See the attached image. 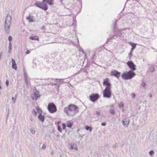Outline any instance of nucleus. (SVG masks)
<instances>
[{
	"mask_svg": "<svg viewBox=\"0 0 157 157\" xmlns=\"http://www.w3.org/2000/svg\"><path fill=\"white\" fill-rule=\"evenodd\" d=\"M119 107L123 108L124 107V103L123 102H121L119 105Z\"/></svg>",
	"mask_w": 157,
	"mask_h": 157,
	"instance_id": "bb28decb",
	"label": "nucleus"
},
{
	"mask_svg": "<svg viewBox=\"0 0 157 157\" xmlns=\"http://www.w3.org/2000/svg\"><path fill=\"white\" fill-rule=\"evenodd\" d=\"M30 120H31V121H33V119L32 117H30Z\"/></svg>",
	"mask_w": 157,
	"mask_h": 157,
	"instance_id": "8fccbe9b",
	"label": "nucleus"
},
{
	"mask_svg": "<svg viewBox=\"0 0 157 157\" xmlns=\"http://www.w3.org/2000/svg\"><path fill=\"white\" fill-rule=\"evenodd\" d=\"M149 97H150V98H152V94H150V95H149Z\"/></svg>",
	"mask_w": 157,
	"mask_h": 157,
	"instance_id": "603ef678",
	"label": "nucleus"
},
{
	"mask_svg": "<svg viewBox=\"0 0 157 157\" xmlns=\"http://www.w3.org/2000/svg\"><path fill=\"white\" fill-rule=\"evenodd\" d=\"M12 44L11 42H10L9 44V50H8V53H10L11 52V50H12Z\"/></svg>",
	"mask_w": 157,
	"mask_h": 157,
	"instance_id": "aec40b11",
	"label": "nucleus"
},
{
	"mask_svg": "<svg viewBox=\"0 0 157 157\" xmlns=\"http://www.w3.org/2000/svg\"><path fill=\"white\" fill-rule=\"evenodd\" d=\"M53 1V0H43L41 2L38 1L35 2V5L37 7L46 10L48 9L46 3L52 6L54 5Z\"/></svg>",
	"mask_w": 157,
	"mask_h": 157,
	"instance_id": "f03ea898",
	"label": "nucleus"
},
{
	"mask_svg": "<svg viewBox=\"0 0 157 157\" xmlns=\"http://www.w3.org/2000/svg\"><path fill=\"white\" fill-rule=\"evenodd\" d=\"M64 110L66 114L73 117L78 112L79 109L76 105L71 104L65 107Z\"/></svg>",
	"mask_w": 157,
	"mask_h": 157,
	"instance_id": "f257e3e1",
	"label": "nucleus"
},
{
	"mask_svg": "<svg viewBox=\"0 0 157 157\" xmlns=\"http://www.w3.org/2000/svg\"><path fill=\"white\" fill-rule=\"evenodd\" d=\"M85 128L87 130H89L90 132L92 130V128L89 126H85Z\"/></svg>",
	"mask_w": 157,
	"mask_h": 157,
	"instance_id": "4be33fe9",
	"label": "nucleus"
},
{
	"mask_svg": "<svg viewBox=\"0 0 157 157\" xmlns=\"http://www.w3.org/2000/svg\"><path fill=\"white\" fill-rule=\"evenodd\" d=\"M56 81H57V82H63V79H57L56 78L55 79Z\"/></svg>",
	"mask_w": 157,
	"mask_h": 157,
	"instance_id": "a878e982",
	"label": "nucleus"
},
{
	"mask_svg": "<svg viewBox=\"0 0 157 157\" xmlns=\"http://www.w3.org/2000/svg\"><path fill=\"white\" fill-rule=\"evenodd\" d=\"M11 16L10 14H8L6 18L5 23L11 24Z\"/></svg>",
	"mask_w": 157,
	"mask_h": 157,
	"instance_id": "f8f14e48",
	"label": "nucleus"
},
{
	"mask_svg": "<svg viewBox=\"0 0 157 157\" xmlns=\"http://www.w3.org/2000/svg\"><path fill=\"white\" fill-rule=\"evenodd\" d=\"M32 113L34 114V115L36 116L37 113L34 109H33L32 111Z\"/></svg>",
	"mask_w": 157,
	"mask_h": 157,
	"instance_id": "2f4dec72",
	"label": "nucleus"
},
{
	"mask_svg": "<svg viewBox=\"0 0 157 157\" xmlns=\"http://www.w3.org/2000/svg\"><path fill=\"white\" fill-rule=\"evenodd\" d=\"M53 154V153L52 152L51 153V154Z\"/></svg>",
	"mask_w": 157,
	"mask_h": 157,
	"instance_id": "bf43d9fd",
	"label": "nucleus"
},
{
	"mask_svg": "<svg viewBox=\"0 0 157 157\" xmlns=\"http://www.w3.org/2000/svg\"><path fill=\"white\" fill-rule=\"evenodd\" d=\"M114 37V36L112 35H110L109 37L107 39V40H110L112 38H113Z\"/></svg>",
	"mask_w": 157,
	"mask_h": 157,
	"instance_id": "c756f323",
	"label": "nucleus"
},
{
	"mask_svg": "<svg viewBox=\"0 0 157 157\" xmlns=\"http://www.w3.org/2000/svg\"><path fill=\"white\" fill-rule=\"evenodd\" d=\"M99 96L98 94H92L90 96V100L93 102H94L99 98Z\"/></svg>",
	"mask_w": 157,
	"mask_h": 157,
	"instance_id": "423d86ee",
	"label": "nucleus"
},
{
	"mask_svg": "<svg viewBox=\"0 0 157 157\" xmlns=\"http://www.w3.org/2000/svg\"><path fill=\"white\" fill-rule=\"evenodd\" d=\"M34 17L29 13V16L26 17V19L29 22H32L33 21Z\"/></svg>",
	"mask_w": 157,
	"mask_h": 157,
	"instance_id": "4468645a",
	"label": "nucleus"
},
{
	"mask_svg": "<svg viewBox=\"0 0 157 157\" xmlns=\"http://www.w3.org/2000/svg\"><path fill=\"white\" fill-rule=\"evenodd\" d=\"M17 95L16 94L15 98L13 97L12 98V100L13 101V104H15L16 102V99L17 98Z\"/></svg>",
	"mask_w": 157,
	"mask_h": 157,
	"instance_id": "b1692460",
	"label": "nucleus"
},
{
	"mask_svg": "<svg viewBox=\"0 0 157 157\" xmlns=\"http://www.w3.org/2000/svg\"><path fill=\"white\" fill-rule=\"evenodd\" d=\"M42 29H45V27L44 26L43 27Z\"/></svg>",
	"mask_w": 157,
	"mask_h": 157,
	"instance_id": "3c124183",
	"label": "nucleus"
},
{
	"mask_svg": "<svg viewBox=\"0 0 157 157\" xmlns=\"http://www.w3.org/2000/svg\"><path fill=\"white\" fill-rule=\"evenodd\" d=\"M51 80H54V79H53V78H51Z\"/></svg>",
	"mask_w": 157,
	"mask_h": 157,
	"instance_id": "4d7b16f0",
	"label": "nucleus"
},
{
	"mask_svg": "<svg viewBox=\"0 0 157 157\" xmlns=\"http://www.w3.org/2000/svg\"><path fill=\"white\" fill-rule=\"evenodd\" d=\"M30 51L29 50H27L26 52H25V53L26 54H29L30 53Z\"/></svg>",
	"mask_w": 157,
	"mask_h": 157,
	"instance_id": "a18cd8bd",
	"label": "nucleus"
},
{
	"mask_svg": "<svg viewBox=\"0 0 157 157\" xmlns=\"http://www.w3.org/2000/svg\"><path fill=\"white\" fill-rule=\"evenodd\" d=\"M155 70V69L153 66H151V67L150 69H149V71L150 72H153Z\"/></svg>",
	"mask_w": 157,
	"mask_h": 157,
	"instance_id": "cd10ccee",
	"label": "nucleus"
},
{
	"mask_svg": "<svg viewBox=\"0 0 157 157\" xmlns=\"http://www.w3.org/2000/svg\"><path fill=\"white\" fill-rule=\"evenodd\" d=\"M66 124L67 127L68 128H71L73 125V123L70 121H67Z\"/></svg>",
	"mask_w": 157,
	"mask_h": 157,
	"instance_id": "6ab92c4d",
	"label": "nucleus"
},
{
	"mask_svg": "<svg viewBox=\"0 0 157 157\" xmlns=\"http://www.w3.org/2000/svg\"><path fill=\"white\" fill-rule=\"evenodd\" d=\"M25 82L26 84L27 85H28V80H27V78L26 77L25 78Z\"/></svg>",
	"mask_w": 157,
	"mask_h": 157,
	"instance_id": "ea45409f",
	"label": "nucleus"
},
{
	"mask_svg": "<svg viewBox=\"0 0 157 157\" xmlns=\"http://www.w3.org/2000/svg\"><path fill=\"white\" fill-rule=\"evenodd\" d=\"M113 148H114V147H115V146H113Z\"/></svg>",
	"mask_w": 157,
	"mask_h": 157,
	"instance_id": "13d9d810",
	"label": "nucleus"
},
{
	"mask_svg": "<svg viewBox=\"0 0 157 157\" xmlns=\"http://www.w3.org/2000/svg\"><path fill=\"white\" fill-rule=\"evenodd\" d=\"M58 130L60 132H61L62 131V128L60 126L58 125Z\"/></svg>",
	"mask_w": 157,
	"mask_h": 157,
	"instance_id": "473e14b6",
	"label": "nucleus"
},
{
	"mask_svg": "<svg viewBox=\"0 0 157 157\" xmlns=\"http://www.w3.org/2000/svg\"><path fill=\"white\" fill-rule=\"evenodd\" d=\"M6 84L7 86H8L9 85V81L8 80H7L6 81Z\"/></svg>",
	"mask_w": 157,
	"mask_h": 157,
	"instance_id": "79ce46f5",
	"label": "nucleus"
},
{
	"mask_svg": "<svg viewBox=\"0 0 157 157\" xmlns=\"http://www.w3.org/2000/svg\"><path fill=\"white\" fill-rule=\"evenodd\" d=\"M37 112L39 113V114H42V111L41 110L40 108L38 107H37L36 108Z\"/></svg>",
	"mask_w": 157,
	"mask_h": 157,
	"instance_id": "412c9836",
	"label": "nucleus"
},
{
	"mask_svg": "<svg viewBox=\"0 0 157 157\" xmlns=\"http://www.w3.org/2000/svg\"><path fill=\"white\" fill-rule=\"evenodd\" d=\"M109 79L106 78L104 80L103 84L106 86L105 88L106 89H111V84L108 82V80Z\"/></svg>",
	"mask_w": 157,
	"mask_h": 157,
	"instance_id": "6e6552de",
	"label": "nucleus"
},
{
	"mask_svg": "<svg viewBox=\"0 0 157 157\" xmlns=\"http://www.w3.org/2000/svg\"><path fill=\"white\" fill-rule=\"evenodd\" d=\"M57 137H59V136H60V135H57Z\"/></svg>",
	"mask_w": 157,
	"mask_h": 157,
	"instance_id": "5fc2aeb1",
	"label": "nucleus"
},
{
	"mask_svg": "<svg viewBox=\"0 0 157 157\" xmlns=\"http://www.w3.org/2000/svg\"><path fill=\"white\" fill-rule=\"evenodd\" d=\"M132 97H133V98L134 99H135V97H136V95H135V94L134 93H132Z\"/></svg>",
	"mask_w": 157,
	"mask_h": 157,
	"instance_id": "58836bf2",
	"label": "nucleus"
},
{
	"mask_svg": "<svg viewBox=\"0 0 157 157\" xmlns=\"http://www.w3.org/2000/svg\"><path fill=\"white\" fill-rule=\"evenodd\" d=\"M132 56V51H131L130 53H129V58H130Z\"/></svg>",
	"mask_w": 157,
	"mask_h": 157,
	"instance_id": "c03bdc74",
	"label": "nucleus"
},
{
	"mask_svg": "<svg viewBox=\"0 0 157 157\" xmlns=\"http://www.w3.org/2000/svg\"><path fill=\"white\" fill-rule=\"evenodd\" d=\"M66 125L65 124H62V128L63 129H65L66 128Z\"/></svg>",
	"mask_w": 157,
	"mask_h": 157,
	"instance_id": "c9c22d12",
	"label": "nucleus"
},
{
	"mask_svg": "<svg viewBox=\"0 0 157 157\" xmlns=\"http://www.w3.org/2000/svg\"><path fill=\"white\" fill-rule=\"evenodd\" d=\"M33 91L34 93V95L35 97V99L37 100L38 98H40V95L39 94V92L37 91L35 87L33 89Z\"/></svg>",
	"mask_w": 157,
	"mask_h": 157,
	"instance_id": "9b49d317",
	"label": "nucleus"
},
{
	"mask_svg": "<svg viewBox=\"0 0 157 157\" xmlns=\"http://www.w3.org/2000/svg\"><path fill=\"white\" fill-rule=\"evenodd\" d=\"M61 1H63V0H60Z\"/></svg>",
	"mask_w": 157,
	"mask_h": 157,
	"instance_id": "e2e57ef3",
	"label": "nucleus"
},
{
	"mask_svg": "<svg viewBox=\"0 0 157 157\" xmlns=\"http://www.w3.org/2000/svg\"><path fill=\"white\" fill-rule=\"evenodd\" d=\"M127 64L128 66V67L129 68H130L132 70L135 71L136 70V65L134 64L132 61H128Z\"/></svg>",
	"mask_w": 157,
	"mask_h": 157,
	"instance_id": "0eeeda50",
	"label": "nucleus"
},
{
	"mask_svg": "<svg viewBox=\"0 0 157 157\" xmlns=\"http://www.w3.org/2000/svg\"><path fill=\"white\" fill-rule=\"evenodd\" d=\"M29 39L32 40H39V37L37 36H30L29 37Z\"/></svg>",
	"mask_w": 157,
	"mask_h": 157,
	"instance_id": "a211bd4d",
	"label": "nucleus"
},
{
	"mask_svg": "<svg viewBox=\"0 0 157 157\" xmlns=\"http://www.w3.org/2000/svg\"><path fill=\"white\" fill-rule=\"evenodd\" d=\"M26 77L27 78V75L26 74L24 73V78L25 79V78Z\"/></svg>",
	"mask_w": 157,
	"mask_h": 157,
	"instance_id": "de8ad7c7",
	"label": "nucleus"
},
{
	"mask_svg": "<svg viewBox=\"0 0 157 157\" xmlns=\"http://www.w3.org/2000/svg\"><path fill=\"white\" fill-rule=\"evenodd\" d=\"M54 84V85H56V83H54V84Z\"/></svg>",
	"mask_w": 157,
	"mask_h": 157,
	"instance_id": "6e6d98bb",
	"label": "nucleus"
},
{
	"mask_svg": "<svg viewBox=\"0 0 157 157\" xmlns=\"http://www.w3.org/2000/svg\"><path fill=\"white\" fill-rule=\"evenodd\" d=\"M11 24L5 23L4 28L5 32L6 33H9L10 30V26Z\"/></svg>",
	"mask_w": 157,
	"mask_h": 157,
	"instance_id": "ddd939ff",
	"label": "nucleus"
},
{
	"mask_svg": "<svg viewBox=\"0 0 157 157\" xmlns=\"http://www.w3.org/2000/svg\"><path fill=\"white\" fill-rule=\"evenodd\" d=\"M127 29H128L127 28H125L122 29L121 30H118V31H117V35L118 36H121L122 35V33H123L122 31L123 30H125Z\"/></svg>",
	"mask_w": 157,
	"mask_h": 157,
	"instance_id": "f3484780",
	"label": "nucleus"
},
{
	"mask_svg": "<svg viewBox=\"0 0 157 157\" xmlns=\"http://www.w3.org/2000/svg\"><path fill=\"white\" fill-rule=\"evenodd\" d=\"M94 55H93V57H94Z\"/></svg>",
	"mask_w": 157,
	"mask_h": 157,
	"instance_id": "680f3d73",
	"label": "nucleus"
},
{
	"mask_svg": "<svg viewBox=\"0 0 157 157\" xmlns=\"http://www.w3.org/2000/svg\"><path fill=\"white\" fill-rule=\"evenodd\" d=\"M129 122V119L128 118H125L122 121V123L125 127H127L128 126Z\"/></svg>",
	"mask_w": 157,
	"mask_h": 157,
	"instance_id": "9d476101",
	"label": "nucleus"
},
{
	"mask_svg": "<svg viewBox=\"0 0 157 157\" xmlns=\"http://www.w3.org/2000/svg\"><path fill=\"white\" fill-rule=\"evenodd\" d=\"M106 125V123L105 122H103L101 124V125L103 126H105Z\"/></svg>",
	"mask_w": 157,
	"mask_h": 157,
	"instance_id": "37998d69",
	"label": "nucleus"
},
{
	"mask_svg": "<svg viewBox=\"0 0 157 157\" xmlns=\"http://www.w3.org/2000/svg\"><path fill=\"white\" fill-rule=\"evenodd\" d=\"M136 47V44H133V45H132V48H131V50H132L134 49Z\"/></svg>",
	"mask_w": 157,
	"mask_h": 157,
	"instance_id": "7c9ffc66",
	"label": "nucleus"
},
{
	"mask_svg": "<svg viewBox=\"0 0 157 157\" xmlns=\"http://www.w3.org/2000/svg\"><path fill=\"white\" fill-rule=\"evenodd\" d=\"M94 55H93V57H94Z\"/></svg>",
	"mask_w": 157,
	"mask_h": 157,
	"instance_id": "052dcab7",
	"label": "nucleus"
},
{
	"mask_svg": "<svg viewBox=\"0 0 157 157\" xmlns=\"http://www.w3.org/2000/svg\"><path fill=\"white\" fill-rule=\"evenodd\" d=\"M109 112L110 113L112 114H115V111L114 109H110Z\"/></svg>",
	"mask_w": 157,
	"mask_h": 157,
	"instance_id": "c85d7f7f",
	"label": "nucleus"
},
{
	"mask_svg": "<svg viewBox=\"0 0 157 157\" xmlns=\"http://www.w3.org/2000/svg\"><path fill=\"white\" fill-rule=\"evenodd\" d=\"M75 150H78V148L77 147H75Z\"/></svg>",
	"mask_w": 157,
	"mask_h": 157,
	"instance_id": "864d4df0",
	"label": "nucleus"
},
{
	"mask_svg": "<svg viewBox=\"0 0 157 157\" xmlns=\"http://www.w3.org/2000/svg\"><path fill=\"white\" fill-rule=\"evenodd\" d=\"M70 148L71 149H74V147L72 145H71Z\"/></svg>",
	"mask_w": 157,
	"mask_h": 157,
	"instance_id": "09e8293b",
	"label": "nucleus"
},
{
	"mask_svg": "<svg viewBox=\"0 0 157 157\" xmlns=\"http://www.w3.org/2000/svg\"><path fill=\"white\" fill-rule=\"evenodd\" d=\"M149 154L151 155H152L154 154V151H149Z\"/></svg>",
	"mask_w": 157,
	"mask_h": 157,
	"instance_id": "72a5a7b5",
	"label": "nucleus"
},
{
	"mask_svg": "<svg viewBox=\"0 0 157 157\" xmlns=\"http://www.w3.org/2000/svg\"><path fill=\"white\" fill-rule=\"evenodd\" d=\"M136 75L135 73L131 70H130L127 72H124L121 75V77L122 78L128 80L131 79Z\"/></svg>",
	"mask_w": 157,
	"mask_h": 157,
	"instance_id": "7ed1b4c3",
	"label": "nucleus"
},
{
	"mask_svg": "<svg viewBox=\"0 0 157 157\" xmlns=\"http://www.w3.org/2000/svg\"><path fill=\"white\" fill-rule=\"evenodd\" d=\"M47 108L49 112L51 113H54L56 112L57 110L56 105L53 102L48 104Z\"/></svg>",
	"mask_w": 157,
	"mask_h": 157,
	"instance_id": "20e7f679",
	"label": "nucleus"
},
{
	"mask_svg": "<svg viewBox=\"0 0 157 157\" xmlns=\"http://www.w3.org/2000/svg\"><path fill=\"white\" fill-rule=\"evenodd\" d=\"M38 119L42 122L44 121L45 117L44 115H42V114H39L38 117Z\"/></svg>",
	"mask_w": 157,
	"mask_h": 157,
	"instance_id": "2eb2a0df",
	"label": "nucleus"
},
{
	"mask_svg": "<svg viewBox=\"0 0 157 157\" xmlns=\"http://www.w3.org/2000/svg\"><path fill=\"white\" fill-rule=\"evenodd\" d=\"M113 30L115 32H117L118 31L117 28L116 27V23L113 25Z\"/></svg>",
	"mask_w": 157,
	"mask_h": 157,
	"instance_id": "5701e85b",
	"label": "nucleus"
},
{
	"mask_svg": "<svg viewBox=\"0 0 157 157\" xmlns=\"http://www.w3.org/2000/svg\"><path fill=\"white\" fill-rule=\"evenodd\" d=\"M141 85L143 87H144L146 86L145 83L144 82H142Z\"/></svg>",
	"mask_w": 157,
	"mask_h": 157,
	"instance_id": "f704fd0d",
	"label": "nucleus"
},
{
	"mask_svg": "<svg viewBox=\"0 0 157 157\" xmlns=\"http://www.w3.org/2000/svg\"><path fill=\"white\" fill-rule=\"evenodd\" d=\"M96 114L98 115V116H99L100 115V113L99 111H96Z\"/></svg>",
	"mask_w": 157,
	"mask_h": 157,
	"instance_id": "4c0bfd02",
	"label": "nucleus"
},
{
	"mask_svg": "<svg viewBox=\"0 0 157 157\" xmlns=\"http://www.w3.org/2000/svg\"><path fill=\"white\" fill-rule=\"evenodd\" d=\"M12 68L15 70H16L17 69V67L16 64V63L15 60L12 59Z\"/></svg>",
	"mask_w": 157,
	"mask_h": 157,
	"instance_id": "dca6fc26",
	"label": "nucleus"
},
{
	"mask_svg": "<svg viewBox=\"0 0 157 157\" xmlns=\"http://www.w3.org/2000/svg\"><path fill=\"white\" fill-rule=\"evenodd\" d=\"M31 98L33 100H34L35 98V97H34L32 95H31Z\"/></svg>",
	"mask_w": 157,
	"mask_h": 157,
	"instance_id": "49530a36",
	"label": "nucleus"
},
{
	"mask_svg": "<svg viewBox=\"0 0 157 157\" xmlns=\"http://www.w3.org/2000/svg\"><path fill=\"white\" fill-rule=\"evenodd\" d=\"M120 72L116 70H114L111 72V75L115 76L117 78H119L120 77Z\"/></svg>",
	"mask_w": 157,
	"mask_h": 157,
	"instance_id": "1a4fd4ad",
	"label": "nucleus"
},
{
	"mask_svg": "<svg viewBox=\"0 0 157 157\" xmlns=\"http://www.w3.org/2000/svg\"><path fill=\"white\" fill-rule=\"evenodd\" d=\"M8 40L9 41L11 42L12 40V37L11 36H9L8 37Z\"/></svg>",
	"mask_w": 157,
	"mask_h": 157,
	"instance_id": "e433bc0d",
	"label": "nucleus"
},
{
	"mask_svg": "<svg viewBox=\"0 0 157 157\" xmlns=\"http://www.w3.org/2000/svg\"><path fill=\"white\" fill-rule=\"evenodd\" d=\"M46 145L45 144H44L42 147V148L43 149H45V148H46Z\"/></svg>",
	"mask_w": 157,
	"mask_h": 157,
	"instance_id": "a19ab883",
	"label": "nucleus"
},
{
	"mask_svg": "<svg viewBox=\"0 0 157 157\" xmlns=\"http://www.w3.org/2000/svg\"><path fill=\"white\" fill-rule=\"evenodd\" d=\"M103 96L104 98H109L111 97V89H105L103 91Z\"/></svg>",
	"mask_w": 157,
	"mask_h": 157,
	"instance_id": "39448f33",
	"label": "nucleus"
},
{
	"mask_svg": "<svg viewBox=\"0 0 157 157\" xmlns=\"http://www.w3.org/2000/svg\"><path fill=\"white\" fill-rule=\"evenodd\" d=\"M30 131L31 133L33 134H34L35 132V131L34 130V128H31L30 129Z\"/></svg>",
	"mask_w": 157,
	"mask_h": 157,
	"instance_id": "393cba45",
	"label": "nucleus"
}]
</instances>
